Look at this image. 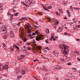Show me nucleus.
I'll return each instance as SVG.
<instances>
[{"label":"nucleus","instance_id":"nucleus-1","mask_svg":"<svg viewBox=\"0 0 80 80\" xmlns=\"http://www.w3.org/2000/svg\"><path fill=\"white\" fill-rule=\"evenodd\" d=\"M60 47V49H61V52H62L63 54L67 55L68 53V50L67 48H68V47L66 46V45L65 44L62 45V44H61Z\"/></svg>","mask_w":80,"mask_h":80},{"label":"nucleus","instance_id":"nucleus-2","mask_svg":"<svg viewBox=\"0 0 80 80\" xmlns=\"http://www.w3.org/2000/svg\"><path fill=\"white\" fill-rule=\"evenodd\" d=\"M43 36L42 35H40L38 36V37H36V40L37 41H39L40 40H43V38H42Z\"/></svg>","mask_w":80,"mask_h":80},{"label":"nucleus","instance_id":"nucleus-3","mask_svg":"<svg viewBox=\"0 0 80 80\" xmlns=\"http://www.w3.org/2000/svg\"><path fill=\"white\" fill-rule=\"evenodd\" d=\"M8 62L6 63V64L5 65L2 66V68L4 70H8Z\"/></svg>","mask_w":80,"mask_h":80},{"label":"nucleus","instance_id":"nucleus-4","mask_svg":"<svg viewBox=\"0 0 80 80\" xmlns=\"http://www.w3.org/2000/svg\"><path fill=\"white\" fill-rule=\"evenodd\" d=\"M62 67L61 66L58 65L56 67H55L54 68V70H60V69H62Z\"/></svg>","mask_w":80,"mask_h":80},{"label":"nucleus","instance_id":"nucleus-5","mask_svg":"<svg viewBox=\"0 0 80 80\" xmlns=\"http://www.w3.org/2000/svg\"><path fill=\"white\" fill-rule=\"evenodd\" d=\"M62 3L63 5L66 6L67 3V0H62Z\"/></svg>","mask_w":80,"mask_h":80},{"label":"nucleus","instance_id":"nucleus-6","mask_svg":"<svg viewBox=\"0 0 80 80\" xmlns=\"http://www.w3.org/2000/svg\"><path fill=\"white\" fill-rule=\"evenodd\" d=\"M25 2L28 5H30L31 4V2H30V0H25Z\"/></svg>","mask_w":80,"mask_h":80},{"label":"nucleus","instance_id":"nucleus-7","mask_svg":"<svg viewBox=\"0 0 80 80\" xmlns=\"http://www.w3.org/2000/svg\"><path fill=\"white\" fill-rule=\"evenodd\" d=\"M62 30H63V29L60 27H59L58 29V32H61Z\"/></svg>","mask_w":80,"mask_h":80},{"label":"nucleus","instance_id":"nucleus-8","mask_svg":"<svg viewBox=\"0 0 80 80\" xmlns=\"http://www.w3.org/2000/svg\"><path fill=\"white\" fill-rule=\"evenodd\" d=\"M27 19V18L25 17H22V18L20 19H19V21H22L23 20H26Z\"/></svg>","mask_w":80,"mask_h":80},{"label":"nucleus","instance_id":"nucleus-9","mask_svg":"<svg viewBox=\"0 0 80 80\" xmlns=\"http://www.w3.org/2000/svg\"><path fill=\"white\" fill-rule=\"evenodd\" d=\"M10 34L11 37H14V35H13V34L12 32H10Z\"/></svg>","mask_w":80,"mask_h":80},{"label":"nucleus","instance_id":"nucleus-10","mask_svg":"<svg viewBox=\"0 0 80 80\" xmlns=\"http://www.w3.org/2000/svg\"><path fill=\"white\" fill-rule=\"evenodd\" d=\"M1 28H2V29H4L3 30H6V29H7V28L5 27V26L4 25H2V26Z\"/></svg>","mask_w":80,"mask_h":80},{"label":"nucleus","instance_id":"nucleus-11","mask_svg":"<svg viewBox=\"0 0 80 80\" xmlns=\"http://www.w3.org/2000/svg\"><path fill=\"white\" fill-rule=\"evenodd\" d=\"M63 59L64 60H62L63 61V62H64V61L66 60L67 59V57L65 56H64L63 57Z\"/></svg>","mask_w":80,"mask_h":80},{"label":"nucleus","instance_id":"nucleus-12","mask_svg":"<svg viewBox=\"0 0 80 80\" xmlns=\"http://www.w3.org/2000/svg\"><path fill=\"white\" fill-rule=\"evenodd\" d=\"M64 35H67L68 36H70V34H68V33H67V32H64Z\"/></svg>","mask_w":80,"mask_h":80},{"label":"nucleus","instance_id":"nucleus-13","mask_svg":"<svg viewBox=\"0 0 80 80\" xmlns=\"http://www.w3.org/2000/svg\"><path fill=\"white\" fill-rule=\"evenodd\" d=\"M67 14L68 15V17H70L71 15L70 14V12L68 10L67 11Z\"/></svg>","mask_w":80,"mask_h":80},{"label":"nucleus","instance_id":"nucleus-14","mask_svg":"<svg viewBox=\"0 0 80 80\" xmlns=\"http://www.w3.org/2000/svg\"><path fill=\"white\" fill-rule=\"evenodd\" d=\"M41 70H44V71L46 70V69H45V68L44 67H43L41 68Z\"/></svg>","mask_w":80,"mask_h":80},{"label":"nucleus","instance_id":"nucleus-15","mask_svg":"<svg viewBox=\"0 0 80 80\" xmlns=\"http://www.w3.org/2000/svg\"><path fill=\"white\" fill-rule=\"evenodd\" d=\"M53 53H54L55 55H58V54H59V52H54Z\"/></svg>","mask_w":80,"mask_h":80},{"label":"nucleus","instance_id":"nucleus-16","mask_svg":"<svg viewBox=\"0 0 80 80\" xmlns=\"http://www.w3.org/2000/svg\"><path fill=\"white\" fill-rule=\"evenodd\" d=\"M36 48L37 49V50H40V47L38 46H36Z\"/></svg>","mask_w":80,"mask_h":80},{"label":"nucleus","instance_id":"nucleus-17","mask_svg":"<svg viewBox=\"0 0 80 80\" xmlns=\"http://www.w3.org/2000/svg\"><path fill=\"white\" fill-rule=\"evenodd\" d=\"M59 11L60 12V13H61L62 14H63V13L62 9H59Z\"/></svg>","mask_w":80,"mask_h":80},{"label":"nucleus","instance_id":"nucleus-18","mask_svg":"<svg viewBox=\"0 0 80 80\" xmlns=\"http://www.w3.org/2000/svg\"><path fill=\"white\" fill-rule=\"evenodd\" d=\"M20 57L21 59H23V58L24 57H25V56L23 55H20Z\"/></svg>","mask_w":80,"mask_h":80},{"label":"nucleus","instance_id":"nucleus-19","mask_svg":"<svg viewBox=\"0 0 80 80\" xmlns=\"http://www.w3.org/2000/svg\"><path fill=\"white\" fill-rule=\"evenodd\" d=\"M13 47H16V48H17L18 50H19V48H18V47L16 45H15L14 46H13Z\"/></svg>","mask_w":80,"mask_h":80},{"label":"nucleus","instance_id":"nucleus-20","mask_svg":"<svg viewBox=\"0 0 80 80\" xmlns=\"http://www.w3.org/2000/svg\"><path fill=\"white\" fill-rule=\"evenodd\" d=\"M35 3V1L34 0L32 1L31 2V3H32V4H34Z\"/></svg>","mask_w":80,"mask_h":80},{"label":"nucleus","instance_id":"nucleus-21","mask_svg":"<svg viewBox=\"0 0 80 80\" xmlns=\"http://www.w3.org/2000/svg\"><path fill=\"white\" fill-rule=\"evenodd\" d=\"M2 7H3V3H1L0 4V8H2Z\"/></svg>","mask_w":80,"mask_h":80},{"label":"nucleus","instance_id":"nucleus-22","mask_svg":"<svg viewBox=\"0 0 80 80\" xmlns=\"http://www.w3.org/2000/svg\"><path fill=\"white\" fill-rule=\"evenodd\" d=\"M74 9L76 10H80V8H74Z\"/></svg>","mask_w":80,"mask_h":80},{"label":"nucleus","instance_id":"nucleus-23","mask_svg":"<svg viewBox=\"0 0 80 80\" xmlns=\"http://www.w3.org/2000/svg\"><path fill=\"white\" fill-rule=\"evenodd\" d=\"M52 8V6H50L49 7H47V8H48V9H51Z\"/></svg>","mask_w":80,"mask_h":80},{"label":"nucleus","instance_id":"nucleus-24","mask_svg":"<svg viewBox=\"0 0 80 80\" xmlns=\"http://www.w3.org/2000/svg\"><path fill=\"white\" fill-rule=\"evenodd\" d=\"M68 75L69 77H71L70 76H71L72 75V74L71 73H68Z\"/></svg>","mask_w":80,"mask_h":80},{"label":"nucleus","instance_id":"nucleus-25","mask_svg":"<svg viewBox=\"0 0 80 80\" xmlns=\"http://www.w3.org/2000/svg\"><path fill=\"white\" fill-rule=\"evenodd\" d=\"M7 35H4L3 37V38L4 39H6V38H7Z\"/></svg>","mask_w":80,"mask_h":80},{"label":"nucleus","instance_id":"nucleus-26","mask_svg":"<svg viewBox=\"0 0 80 80\" xmlns=\"http://www.w3.org/2000/svg\"><path fill=\"white\" fill-rule=\"evenodd\" d=\"M43 8L45 10L48 11V9L46 8V7H43Z\"/></svg>","mask_w":80,"mask_h":80},{"label":"nucleus","instance_id":"nucleus-27","mask_svg":"<svg viewBox=\"0 0 80 80\" xmlns=\"http://www.w3.org/2000/svg\"><path fill=\"white\" fill-rule=\"evenodd\" d=\"M27 24H28V27H29V28H31V26L30 25V24H29V23H28Z\"/></svg>","mask_w":80,"mask_h":80},{"label":"nucleus","instance_id":"nucleus-28","mask_svg":"<svg viewBox=\"0 0 80 80\" xmlns=\"http://www.w3.org/2000/svg\"><path fill=\"white\" fill-rule=\"evenodd\" d=\"M2 45L3 46V47H5L6 46V45H5V44H4V43H2Z\"/></svg>","mask_w":80,"mask_h":80},{"label":"nucleus","instance_id":"nucleus-29","mask_svg":"<svg viewBox=\"0 0 80 80\" xmlns=\"http://www.w3.org/2000/svg\"><path fill=\"white\" fill-rule=\"evenodd\" d=\"M12 3L13 4H15V0H13L12 2Z\"/></svg>","mask_w":80,"mask_h":80},{"label":"nucleus","instance_id":"nucleus-30","mask_svg":"<svg viewBox=\"0 0 80 80\" xmlns=\"http://www.w3.org/2000/svg\"><path fill=\"white\" fill-rule=\"evenodd\" d=\"M18 14V12L16 13L15 14H14V16H17Z\"/></svg>","mask_w":80,"mask_h":80},{"label":"nucleus","instance_id":"nucleus-31","mask_svg":"<svg viewBox=\"0 0 80 80\" xmlns=\"http://www.w3.org/2000/svg\"><path fill=\"white\" fill-rule=\"evenodd\" d=\"M21 70L22 71V72H23L24 71H25V69L23 68H21Z\"/></svg>","mask_w":80,"mask_h":80},{"label":"nucleus","instance_id":"nucleus-32","mask_svg":"<svg viewBox=\"0 0 80 80\" xmlns=\"http://www.w3.org/2000/svg\"><path fill=\"white\" fill-rule=\"evenodd\" d=\"M36 35V33L35 32H33V33H32V36H33V35Z\"/></svg>","mask_w":80,"mask_h":80},{"label":"nucleus","instance_id":"nucleus-33","mask_svg":"<svg viewBox=\"0 0 80 80\" xmlns=\"http://www.w3.org/2000/svg\"><path fill=\"white\" fill-rule=\"evenodd\" d=\"M34 28H37L38 27V26H37L36 25L34 26Z\"/></svg>","mask_w":80,"mask_h":80},{"label":"nucleus","instance_id":"nucleus-34","mask_svg":"<svg viewBox=\"0 0 80 80\" xmlns=\"http://www.w3.org/2000/svg\"><path fill=\"white\" fill-rule=\"evenodd\" d=\"M22 75H24V74H25V71H22Z\"/></svg>","mask_w":80,"mask_h":80},{"label":"nucleus","instance_id":"nucleus-35","mask_svg":"<svg viewBox=\"0 0 80 80\" xmlns=\"http://www.w3.org/2000/svg\"><path fill=\"white\" fill-rule=\"evenodd\" d=\"M73 20L74 22H76L77 21H76V19L75 18H73Z\"/></svg>","mask_w":80,"mask_h":80},{"label":"nucleus","instance_id":"nucleus-36","mask_svg":"<svg viewBox=\"0 0 80 80\" xmlns=\"http://www.w3.org/2000/svg\"><path fill=\"white\" fill-rule=\"evenodd\" d=\"M28 33H31V32H30V31L29 30H28Z\"/></svg>","mask_w":80,"mask_h":80},{"label":"nucleus","instance_id":"nucleus-37","mask_svg":"<svg viewBox=\"0 0 80 80\" xmlns=\"http://www.w3.org/2000/svg\"><path fill=\"white\" fill-rule=\"evenodd\" d=\"M56 13L57 15H59V14L58 13V12L57 11H56Z\"/></svg>","mask_w":80,"mask_h":80},{"label":"nucleus","instance_id":"nucleus-38","mask_svg":"<svg viewBox=\"0 0 80 80\" xmlns=\"http://www.w3.org/2000/svg\"><path fill=\"white\" fill-rule=\"evenodd\" d=\"M33 77L35 78V79H36V80H37V79H38L37 78V77H36V76H33Z\"/></svg>","mask_w":80,"mask_h":80},{"label":"nucleus","instance_id":"nucleus-39","mask_svg":"<svg viewBox=\"0 0 80 80\" xmlns=\"http://www.w3.org/2000/svg\"><path fill=\"white\" fill-rule=\"evenodd\" d=\"M47 33H49V30L48 29H47Z\"/></svg>","mask_w":80,"mask_h":80},{"label":"nucleus","instance_id":"nucleus-40","mask_svg":"<svg viewBox=\"0 0 80 80\" xmlns=\"http://www.w3.org/2000/svg\"><path fill=\"white\" fill-rule=\"evenodd\" d=\"M72 69L73 70H74V72H76L77 70V69H76V68H72Z\"/></svg>","mask_w":80,"mask_h":80},{"label":"nucleus","instance_id":"nucleus-41","mask_svg":"<svg viewBox=\"0 0 80 80\" xmlns=\"http://www.w3.org/2000/svg\"><path fill=\"white\" fill-rule=\"evenodd\" d=\"M75 52L76 53H77V54H78V52H77V51L76 50L75 51Z\"/></svg>","mask_w":80,"mask_h":80},{"label":"nucleus","instance_id":"nucleus-42","mask_svg":"<svg viewBox=\"0 0 80 80\" xmlns=\"http://www.w3.org/2000/svg\"><path fill=\"white\" fill-rule=\"evenodd\" d=\"M70 8L71 10H73V8H72V6H71L70 7Z\"/></svg>","mask_w":80,"mask_h":80},{"label":"nucleus","instance_id":"nucleus-43","mask_svg":"<svg viewBox=\"0 0 80 80\" xmlns=\"http://www.w3.org/2000/svg\"><path fill=\"white\" fill-rule=\"evenodd\" d=\"M35 33L37 34V35H38V31H35Z\"/></svg>","mask_w":80,"mask_h":80},{"label":"nucleus","instance_id":"nucleus-44","mask_svg":"<svg viewBox=\"0 0 80 80\" xmlns=\"http://www.w3.org/2000/svg\"><path fill=\"white\" fill-rule=\"evenodd\" d=\"M67 65H71V63L69 62L67 63Z\"/></svg>","mask_w":80,"mask_h":80},{"label":"nucleus","instance_id":"nucleus-45","mask_svg":"<svg viewBox=\"0 0 80 80\" xmlns=\"http://www.w3.org/2000/svg\"><path fill=\"white\" fill-rule=\"evenodd\" d=\"M46 42V43H49V42H48V41L47 40H46L45 41Z\"/></svg>","mask_w":80,"mask_h":80},{"label":"nucleus","instance_id":"nucleus-46","mask_svg":"<svg viewBox=\"0 0 80 80\" xmlns=\"http://www.w3.org/2000/svg\"><path fill=\"white\" fill-rule=\"evenodd\" d=\"M34 37H33V36H31V37H30V38L31 39H33V38H34Z\"/></svg>","mask_w":80,"mask_h":80},{"label":"nucleus","instance_id":"nucleus-47","mask_svg":"<svg viewBox=\"0 0 80 80\" xmlns=\"http://www.w3.org/2000/svg\"><path fill=\"white\" fill-rule=\"evenodd\" d=\"M32 42H33V43H36V42H35V39H33Z\"/></svg>","mask_w":80,"mask_h":80},{"label":"nucleus","instance_id":"nucleus-48","mask_svg":"<svg viewBox=\"0 0 80 80\" xmlns=\"http://www.w3.org/2000/svg\"><path fill=\"white\" fill-rule=\"evenodd\" d=\"M27 48H28V50H31V48H30L28 47Z\"/></svg>","mask_w":80,"mask_h":80},{"label":"nucleus","instance_id":"nucleus-49","mask_svg":"<svg viewBox=\"0 0 80 80\" xmlns=\"http://www.w3.org/2000/svg\"><path fill=\"white\" fill-rule=\"evenodd\" d=\"M28 37H32V35H31V34H29Z\"/></svg>","mask_w":80,"mask_h":80},{"label":"nucleus","instance_id":"nucleus-50","mask_svg":"<svg viewBox=\"0 0 80 80\" xmlns=\"http://www.w3.org/2000/svg\"><path fill=\"white\" fill-rule=\"evenodd\" d=\"M71 77H72V78H75V76H71Z\"/></svg>","mask_w":80,"mask_h":80},{"label":"nucleus","instance_id":"nucleus-51","mask_svg":"<svg viewBox=\"0 0 80 80\" xmlns=\"http://www.w3.org/2000/svg\"><path fill=\"white\" fill-rule=\"evenodd\" d=\"M15 29H16L15 30V32H17V30H18V29L17 28H15Z\"/></svg>","mask_w":80,"mask_h":80},{"label":"nucleus","instance_id":"nucleus-52","mask_svg":"<svg viewBox=\"0 0 80 80\" xmlns=\"http://www.w3.org/2000/svg\"><path fill=\"white\" fill-rule=\"evenodd\" d=\"M11 18H13V15L12 14V15H11Z\"/></svg>","mask_w":80,"mask_h":80},{"label":"nucleus","instance_id":"nucleus-53","mask_svg":"<svg viewBox=\"0 0 80 80\" xmlns=\"http://www.w3.org/2000/svg\"><path fill=\"white\" fill-rule=\"evenodd\" d=\"M37 61H38V60L37 59H36V60H34L33 62H35Z\"/></svg>","mask_w":80,"mask_h":80},{"label":"nucleus","instance_id":"nucleus-54","mask_svg":"<svg viewBox=\"0 0 80 80\" xmlns=\"http://www.w3.org/2000/svg\"><path fill=\"white\" fill-rule=\"evenodd\" d=\"M58 23V22L57 21L55 23V25H57V24Z\"/></svg>","mask_w":80,"mask_h":80},{"label":"nucleus","instance_id":"nucleus-55","mask_svg":"<svg viewBox=\"0 0 80 80\" xmlns=\"http://www.w3.org/2000/svg\"><path fill=\"white\" fill-rule=\"evenodd\" d=\"M3 8H2L0 10V11H1V12H2V10H3Z\"/></svg>","mask_w":80,"mask_h":80},{"label":"nucleus","instance_id":"nucleus-56","mask_svg":"<svg viewBox=\"0 0 80 80\" xmlns=\"http://www.w3.org/2000/svg\"><path fill=\"white\" fill-rule=\"evenodd\" d=\"M65 80H70V79L68 78H66L65 79Z\"/></svg>","mask_w":80,"mask_h":80},{"label":"nucleus","instance_id":"nucleus-57","mask_svg":"<svg viewBox=\"0 0 80 80\" xmlns=\"http://www.w3.org/2000/svg\"><path fill=\"white\" fill-rule=\"evenodd\" d=\"M45 74H46L47 75H48L49 74L48 72H45Z\"/></svg>","mask_w":80,"mask_h":80},{"label":"nucleus","instance_id":"nucleus-58","mask_svg":"<svg viewBox=\"0 0 80 80\" xmlns=\"http://www.w3.org/2000/svg\"><path fill=\"white\" fill-rule=\"evenodd\" d=\"M18 60H19L20 61V62H23V61H22V60L21 59L19 58L18 59Z\"/></svg>","mask_w":80,"mask_h":80},{"label":"nucleus","instance_id":"nucleus-59","mask_svg":"<svg viewBox=\"0 0 80 80\" xmlns=\"http://www.w3.org/2000/svg\"><path fill=\"white\" fill-rule=\"evenodd\" d=\"M8 15H9V16H10V15H11V14H10V13H8Z\"/></svg>","mask_w":80,"mask_h":80},{"label":"nucleus","instance_id":"nucleus-60","mask_svg":"<svg viewBox=\"0 0 80 80\" xmlns=\"http://www.w3.org/2000/svg\"><path fill=\"white\" fill-rule=\"evenodd\" d=\"M77 60H78L79 61H80V58H78Z\"/></svg>","mask_w":80,"mask_h":80},{"label":"nucleus","instance_id":"nucleus-61","mask_svg":"<svg viewBox=\"0 0 80 80\" xmlns=\"http://www.w3.org/2000/svg\"><path fill=\"white\" fill-rule=\"evenodd\" d=\"M73 24V22H72L70 24V25H72Z\"/></svg>","mask_w":80,"mask_h":80},{"label":"nucleus","instance_id":"nucleus-62","mask_svg":"<svg viewBox=\"0 0 80 80\" xmlns=\"http://www.w3.org/2000/svg\"><path fill=\"white\" fill-rule=\"evenodd\" d=\"M51 37H52V38H53V34L51 36Z\"/></svg>","mask_w":80,"mask_h":80},{"label":"nucleus","instance_id":"nucleus-63","mask_svg":"<svg viewBox=\"0 0 80 80\" xmlns=\"http://www.w3.org/2000/svg\"><path fill=\"white\" fill-rule=\"evenodd\" d=\"M27 28H29V26H28V25H27Z\"/></svg>","mask_w":80,"mask_h":80},{"label":"nucleus","instance_id":"nucleus-64","mask_svg":"<svg viewBox=\"0 0 80 80\" xmlns=\"http://www.w3.org/2000/svg\"><path fill=\"white\" fill-rule=\"evenodd\" d=\"M20 23H18L17 24L18 26H19V25H20Z\"/></svg>","mask_w":80,"mask_h":80}]
</instances>
